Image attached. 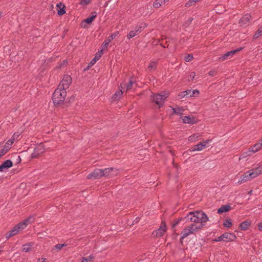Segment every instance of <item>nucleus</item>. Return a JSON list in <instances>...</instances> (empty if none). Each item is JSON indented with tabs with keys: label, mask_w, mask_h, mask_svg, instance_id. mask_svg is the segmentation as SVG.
Instances as JSON below:
<instances>
[{
	"label": "nucleus",
	"mask_w": 262,
	"mask_h": 262,
	"mask_svg": "<svg viewBox=\"0 0 262 262\" xmlns=\"http://www.w3.org/2000/svg\"><path fill=\"white\" fill-rule=\"evenodd\" d=\"M157 66V61H151L148 66V70L149 71H152L155 70Z\"/></svg>",
	"instance_id": "nucleus-28"
},
{
	"label": "nucleus",
	"mask_w": 262,
	"mask_h": 262,
	"mask_svg": "<svg viewBox=\"0 0 262 262\" xmlns=\"http://www.w3.org/2000/svg\"><path fill=\"white\" fill-rule=\"evenodd\" d=\"M193 55L191 54H188L185 57V60L186 62H189L191 61L193 59Z\"/></svg>",
	"instance_id": "nucleus-40"
},
{
	"label": "nucleus",
	"mask_w": 262,
	"mask_h": 262,
	"mask_svg": "<svg viewBox=\"0 0 262 262\" xmlns=\"http://www.w3.org/2000/svg\"><path fill=\"white\" fill-rule=\"evenodd\" d=\"M45 259H43V258H41V259H38V261L37 262H44Z\"/></svg>",
	"instance_id": "nucleus-52"
},
{
	"label": "nucleus",
	"mask_w": 262,
	"mask_h": 262,
	"mask_svg": "<svg viewBox=\"0 0 262 262\" xmlns=\"http://www.w3.org/2000/svg\"><path fill=\"white\" fill-rule=\"evenodd\" d=\"M57 9V14L58 15L61 16L66 13L65 6L61 3H58L56 6Z\"/></svg>",
	"instance_id": "nucleus-22"
},
{
	"label": "nucleus",
	"mask_w": 262,
	"mask_h": 262,
	"mask_svg": "<svg viewBox=\"0 0 262 262\" xmlns=\"http://www.w3.org/2000/svg\"><path fill=\"white\" fill-rule=\"evenodd\" d=\"M210 140H203L202 142H200L192 147L191 151H201L206 147V145L210 141Z\"/></svg>",
	"instance_id": "nucleus-11"
},
{
	"label": "nucleus",
	"mask_w": 262,
	"mask_h": 262,
	"mask_svg": "<svg viewBox=\"0 0 262 262\" xmlns=\"http://www.w3.org/2000/svg\"><path fill=\"white\" fill-rule=\"evenodd\" d=\"M103 170L101 169H96L93 171L87 176L88 179H97L103 177Z\"/></svg>",
	"instance_id": "nucleus-9"
},
{
	"label": "nucleus",
	"mask_w": 262,
	"mask_h": 262,
	"mask_svg": "<svg viewBox=\"0 0 262 262\" xmlns=\"http://www.w3.org/2000/svg\"><path fill=\"white\" fill-rule=\"evenodd\" d=\"M253 177H252V175L250 172V171H248L246 172H245L244 174H243L241 177L240 179L238 180L237 183L238 184H242L243 183H245L247 181H250L251 180L253 179Z\"/></svg>",
	"instance_id": "nucleus-13"
},
{
	"label": "nucleus",
	"mask_w": 262,
	"mask_h": 262,
	"mask_svg": "<svg viewBox=\"0 0 262 262\" xmlns=\"http://www.w3.org/2000/svg\"><path fill=\"white\" fill-rule=\"evenodd\" d=\"M67 96V92L60 87H58L54 92L52 96V100L55 105L62 103Z\"/></svg>",
	"instance_id": "nucleus-3"
},
{
	"label": "nucleus",
	"mask_w": 262,
	"mask_h": 262,
	"mask_svg": "<svg viewBox=\"0 0 262 262\" xmlns=\"http://www.w3.org/2000/svg\"><path fill=\"white\" fill-rule=\"evenodd\" d=\"M195 76V72H193L190 73V74L188 76V81L193 80Z\"/></svg>",
	"instance_id": "nucleus-39"
},
{
	"label": "nucleus",
	"mask_w": 262,
	"mask_h": 262,
	"mask_svg": "<svg viewBox=\"0 0 262 262\" xmlns=\"http://www.w3.org/2000/svg\"><path fill=\"white\" fill-rule=\"evenodd\" d=\"M91 0H80V4L81 5H86L89 4Z\"/></svg>",
	"instance_id": "nucleus-42"
},
{
	"label": "nucleus",
	"mask_w": 262,
	"mask_h": 262,
	"mask_svg": "<svg viewBox=\"0 0 262 262\" xmlns=\"http://www.w3.org/2000/svg\"><path fill=\"white\" fill-rule=\"evenodd\" d=\"M262 148V146L259 143H256L250 147V151L253 152H256Z\"/></svg>",
	"instance_id": "nucleus-27"
},
{
	"label": "nucleus",
	"mask_w": 262,
	"mask_h": 262,
	"mask_svg": "<svg viewBox=\"0 0 262 262\" xmlns=\"http://www.w3.org/2000/svg\"><path fill=\"white\" fill-rule=\"evenodd\" d=\"M94 258V256L93 255H90L88 257H82L81 262H91Z\"/></svg>",
	"instance_id": "nucleus-35"
},
{
	"label": "nucleus",
	"mask_w": 262,
	"mask_h": 262,
	"mask_svg": "<svg viewBox=\"0 0 262 262\" xmlns=\"http://www.w3.org/2000/svg\"><path fill=\"white\" fill-rule=\"evenodd\" d=\"M200 1L201 0H189L185 4V6L188 8L191 6H194L197 2Z\"/></svg>",
	"instance_id": "nucleus-30"
},
{
	"label": "nucleus",
	"mask_w": 262,
	"mask_h": 262,
	"mask_svg": "<svg viewBox=\"0 0 262 262\" xmlns=\"http://www.w3.org/2000/svg\"><path fill=\"white\" fill-rule=\"evenodd\" d=\"M103 177H111L115 176L118 174V170L114 168H108L103 170Z\"/></svg>",
	"instance_id": "nucleus-12"
},
{
	"label": "nucleus",
	"mask_w": 262,
	"mask_h": 262,
	"mask_svg": "<svg viewBox=\"0 0 262 262\" xmlns=\"http://www.w3.org/2000/svg\"><path fill=\"white\" fill-rule=\"evenodd\" d=\"M169 0H156L153 6L156 8H158L164 5L166 3L168 2Z\"/></svg>",
	"instance_id": "nucleus-25"
},
{
	"label": "nucleus",
	"mask_w": 262,
	"mask_h": 262,
	"mask_svg": "<svg viewBox=\"0 0 262 262\" xmlns=\"http://www.w3.org/2000/svg\"><path fill=\"white\" fill-rule=\"evenodd\" d=\"M178 96L180 98H182L183 97H184L185 96H186V94H185V92L183 91L180 93L178 95Z\"/></svg>",
	"instance_id": "nucleus-47"
},
{
	"label": "nucleus",
	"mask_w": 262,
	"mask_h": 262,
	"mask_svg": "<svg viewBox=\"0 0 262 262\" xmlns=\"http://www.w3.org/2000/svg\"><path fill=\"white\" fill-rule=\"evenodd\" d=\"M193 18H192V17H189L187 20L188 21V24L189 25V24H190L192 21L193 20Z\"/></svg>",
	"instance_id": "nucleus-50"
},
{
	"label": "nucleus",
	"mask_w": 262,
	"mask_h": 262,
	"mask_svg": "<svg viewBox=\"0 0 262 262\" xmlns=\"http://www.w3.org/2000/svg\"><path fill=\"white\" fill-rule=\"evenodd\" d=\"M185 92V94H186V96L190 97V94L191 93V90H186L184 91Z\"/></svg>",
	"instance_id": "nucleus-48"
},
{
	"label": "nucleus",
	"mask_w": 262,
	"mask_h": 262,
	"mask_svg": "<svg viewBox=\"0 0 262 262\" xmlns=\"http://www.w3.org/2000/svg\"><path fill=\"white\" fill-rule=\"evenodd\" d=\"M137 83L135 81L134 77H130L128 83L126 84H121V88L122 89L126 88V91L130 90L134 88V85H136Z\"/></svg>",
	"instance_id": "nucleus-15"
},
{
	"label": "nucleus",
	"mask_w": 262,
	"mask_h": 262,
	"mask_svg": "<svg viewBox=\"0 0 262 262\" xmlns=\"http://www.w3.org/2000/svg\"><path fill=\"white\" fill-rule=\"evenodd\" d=\"M167 97L168 93L163 92L161 94H156L153 95L151 98V100L160 107L163 105Z\"/></svg>",
	"instance_id": "nucleus-5"
},
{
	"label": "nucleus",
	"mask_w": 262,
	"mask_h": 262,
	"mask_svg": "<svg viewBox=\"0 0 262 262\" xmlns=\"http://www.w3.org/2000/svg\"><path fill=\"white\" fill-rule=\"evenodd\" d=\"M202 228V225H198L195 224H191L189 226H186L181 232V240L186 238L190 235L194 234L196 231H199Z\"/></svg>",
	"instance_id": "nucleus-4"
},
{
	"label": "nucleus",
	"mask_w": 262,
	"mask_h": 262,
	"mask_svg": "<svg viewBox=\"0 0 262 262\" xmlns=\"http://www.w3.org/2000/svg\"><path fill=\"white\" fill-rule=\"evenodd\" d=\"M19 136V134H18V133H15L10 140H12L14 142L15 138L18 137Z\"/></svg>",
	"instance_id": "nucleus-46"
},
{
	"label": "nucleus",
	"mask_w": 262,
	"mask_h": 262,
	"mask_svg": "<svg viewBox=\"0 0 262 262\" xmlns=\"http://www.w3.org/2000/svg\"><path fill=\"white\" fill-rule=\"evenodd\" d=\"M242 50V48H239L236 50H234L232 51H230L229 52H227L225 54H224L222 57L220 58V59L222 61L231 58L236 53H237L238 51H240Z\"/></svg>",
	"instance_id": "nucleus-17"
},
{
	"label": "nucleus",
	"mask_w": 262,
	"mask_h": 262,
	"mask_svg": "<svg viewBox=\"0 0 262 262\" xmlns=\"http://www.w3.org/2000/svg\"><path fill=\"white\" fill-rule=\"evenodd\" d=\"M257 227L259 231H262V222L257 224Z\"/></svg>",
	"instance_id": "nucleus-49"
},
{
	"label": "nucleus",
	"mask_w": 262,
	"mask_h": 262,
	"mask_svg": "<svg viewBox=\"0 0 262 262\" xmlns=\"http://www.w3.org/2000/svg\"><path fill=\"white\" fill-rule=\"evenodd\" d=\"M172 110H173V113L174 114H178V115L182 114L184 111V110L182 107H180L173 108Z\"/></svg>",
	"instance_id": "nucleus-32"
},
{
	"label": "nucleus",
	"mask_w": 262,
	"mask_h": 262,
	"mask_svg": "<svg viewBox=\"0 0 262 262\" xmlns=\"http://www.w3.org/2000/svg\"><path fill=\"white\" fill-rule=\"evenodd\" d=\"M160 45H161L162 47H163V48H165V47L163 46V45H162L161 43H160Z\"/></svg>",
	"instance_id": "nucleus-56"
},
{
	"label": "nucleus",
	"mask_w": 262,
	"mask_h": 262,
	"mask_svg": "<svg viewBox=\"0 0 262 262\" xmlns=\"http://www.w3.org/2000/svg\"><path fill=\"white\" fill-rule=\"evenodd\" d=\"M223 242H230L234 241L236 238V235L233 233L226 232L223 234Z\"/></svg>",
	"instance_id": "nucleus-18"
},
{
	"label": "nucleus",
	"mask_w": 262,
	"mask_h": 262,
	"mask_svg": "<svg viewBox=\"0 0 262 262\" xmlns=\"http://www.w3.org/2000/svg\"><path fill=\"white\" fill-rule=\"evenodd\" d=\"M251 18L250 14H247L243 16L239 20V24L241 27H246L249 24L250 20Z\"/></svg>",
	"instance_id": "nucleus-14"
},
{
	"label": "nucleus",
	"mask_w": 262,
	"mask_h": 262,
	"mask_svg": "<svg viewBox=\"0 0 262 262\" xmlns=\"http://www.w3.org/2000/svg\"><path fill=\"white\" fill-rule=\"evenodd\" d=\"M66 246H67V244H57V245H56L55 246V248L59 250L61 249L62 248H63L64 247H66Z\"/></svg>",
	"instance_id": "nucleus-41"
},
{
	"label": "nucleus",
	"mask_w": 262,
	"mask_h": 262,
	"mask_svg": "<svg viewBox=\"0 0 262 262\" xmlns=\"http://www.w3.org/2000/svg\"><path fill=\"white\" fill-rule=\"evenodd\" d=\"M231 209V206L229 204L223 205L220 208L218 209L217 213L219 214H222L224 212H227L230 210Z\"/></svg>",
	"instance_id": "nucleus-24"
},
{
	"label": "nucleus",
	"mask_w": 262,
	"mask_h": 262,
	"mask_svg": "<svg viewBox=\"0 0 262 262\" xmlns=\"http://www.w3.org/2000/svg\"><path fill=\"white\" fill-rule=\"evenodd\" d=\"M45 152V148L42 144H40L35 147L33 152L31 154L32 158H37L38 156Z\"/></svg>",
	"instance_id": "nucleus-10"
},
{
	"label": "nucleus",
	"mask_w": 262,
	"mask_h": 262,
	"mask_svg": "<svg viewBox=\"0 0 262 262\" xmlns=\"http://www.w3.org/2000/svg\"><path fill=\"white\" fill-rule=\"evenodd\" d=\"M13 166V163L10 160L5 161L3 163L0 165V172L4 171L5 169H8Z\"/></svg>",
	"instance_id": "nucleus-21"
},
{
	"label": "nucleus",
	"mask_w": 262,
	"mask_h": 262,
	"mask_svg": "<svg viewBox=\"0 0 262 262\" xmlns=\"http://www.w3.org/2000/svg\"><path fill=\"white\" fill-rule=\"evenodd\" d=\"M18 158L19 159V161H20V158L19 156L18 157Z\"/></svg>",
	"instance_id": "nucleus-54"
},
{
	"label": "nucleus",
	"mask_w": 262,
	"mask_h": 262,
	"mask_svg": "<svg viewBox=\"0 0 262 262\" xmlns=\"http://www.w3.org/2000/svg\"><path fill=\"white\" fill-rule=\"evenodd\" d=\"M199 91L198 90H193L191 91V93L190 94V97H196L198 96Z\"/></svg>",
	"instance_id": "nucleus-38"
},
{
	"label": "nucleus",
	"mask_w": 262,
	"mask_h": 262,
	"mask_svg": "<svg viewBox=\"0 0 262 262\" xmlns=\"http://www.w3.org/2000/svg\"><path fill=\"white\" fill-rule=\"evenodd\" d=\"M217 72L215 70H211L210 71H209L208 72V75L210 76H214L215 75H216Z\"/></svg>",
	"instance_id": "nucleus-43"
},
{
	"label": "nucleus",
	"mask_w": 262,
	"mask_h": 262,
	"mask_svg": "<svg viewBox=\"0 0 262 262\" xmlns=\"http://www.w3.org/2000/svg\"><path fill=\"white\" fill-rule=\"evenodd\" d=\"M199 137V135L198 134H194L192 136H191L189 137V140L190 141H193L195 140H197Z\"/></svg>",
	"instance_id": "nucleus-37"
},
{
	"label": "nucleus",
	"mask_w": 262,
	"mask_h": 262,
	"mask_svg": "<svg viewBox=\"0 0 262 262\" xmlns=\"http://www.w3.org/2000/svg\"><path fill=\"white\" fill-rule=\"evenodd\" d=\"M71 82V77L69 75H65L59 84L58 87H60L61 89L65 90V91H66V89L69 87Z\"/></svg>",
	"instance_id": "nucleus-8"
},
{
	"label": "nucleus",
	"mask_w": 262,
	"mask_h": 262,
	"mask_svg": "<svg viewBox=\"0 0 262 262\" xmlns=\"http://www.w3.org/2000/svg\"><path fill=\"white\" fill-rule=\"evenodd\" d=\"M253 178H255L262 173V165H259L255 168H253L249 170Z\"/></svg>",
	"instance_id": "nucleus-19"
},
{
	"label": "nucleus",
	"mask_w": 262,
	"mask_h": 262,
	"mask_svg": "<svg viewBox=\"0 0 262 262\" xmlns=\"http://www.w3.org/2000/svg\"><path fill=\"white\" fill-rule=\"evenodd\" d=\"M32 222L33 219L31 216L26 219L23 221L19 223L17 225L14 226L11 230L7 233L6 235V238L8 239L11 237L16 235L20 231L25 229L27 226Z\"/></svg>",
	"instance_id": "nucleus-2"
},
{
	"label": "nucleus",
	"mask_w": 262,
	"mask_h": 262,
	"mask_svg": "<svg viewBox=\"0 0 262 262\" xmlns=\"http://www.w3.org/2000/svg\"><path fill=\"white\" fill-rule=\"evenodd\" d=\"M258 143H260V144L262 146V139L260 141H259V142Z\"/></svg>",
	"instance_id": "nucleus-53"
},
{
	"label": "nucleus",
	"mask_w": 262,
	"mask_h": 262,
	"mask_svg": "<svg viewBox=\"0 0 262 262\" xmlns=\"http://www.w3.org/2000/svg\"><path fill=\"white\" fill-rule=\"evenodd\" d=\"M214 241L216 242L223 241V234L214 239Z\"/></svg>",
	"instance_id": "nucleus-44"
},
{
	"label": "nucleus",
	"mask_w": 262,
	"mask_h": 262,
	"mask_svg": "<svg viewBox=\"0 0 262 262\" xmlns=\"http://www.w3.org/2000/svg\"><path fill=\"white\" fill-rule=\"evenodd\" d=\"M252 193V190H251V191H250L249 192V194H250V193Z\"/></svg>",
	"instance_id": "nucleus-55"
},
{
	"label": "nucleus",
	"mask_w": 262,
	"mask_h": 262,
	"mask_svg": "<svg viewBox=\"0 0 262 262\" xmlns=\"http://www.w3.org/2000/svg\"><path fill=\"white\" fill-rule=\"evenodd\" d=\"M1 252V250H0V252Z\"/></svg>",
	"instance_id": "nucleus-57"
},
{
	"label": "nucleus",
	"mask_w": 262,
	"mask_h": 262,
	"mask_svg": "<svg viewBox=\"0 0 262 262\" xmlns=\"http://www.w3.org/2000/svg\"><path fill=\"white\" fill-rule=\"evenodd\" d=\"M181 220V219L180 220H178L175 223H174L173 224V227H175L179 223H180V221Z\"/></svg>",
	"instance_id": "nucleus-51"
},
{
	"label": "nucleus",
	"mask_w": 262,
	"mask_h": 262,
	"mask_svg": "<svg viewBox=\"0 0 262 262\" xmlns=\"http://www.w3.org/2000/svg\"><path fill=\"white\" fill-rule=\"evenodd\" d=\"M103 54V49L99 51L95 55L94 58L91 61L88 67H92L93 66L102 56Z\"/></svg>",
	"instance_id": "nucleus-20"
},
{
	"label": "nucleus",
	"mask_w": 262,
	"mask_h": 262,
	"mask_svg": "<svg viewBox=\"0 0 262 262\" xmlns=\"http://www.w3.org/2000/svg\"><path fill=\"white\" fill-rule=\"evenodd\" d=\"M223 225L227 228L231 227L232 225L231 219L229 218L226 219L224 222Z\"/></svg>",
	"instance_id": "nucleus-33"
},
{
	"label": "nucleus",
	"mask_w": 262,
	"mask_h": 262,
	"mask_svg": "<svg viewBox=\"0 0 262 262\" xmlns=\"http://www.w3.org/2000/svg\"><path fill=\"white\" fill-rule=\"evenodd\" d=\"M183 122L184 123H193V119L189 116H184L183 118Z\"/></svg>",
	"instance_id": "nucleus-31"
},
{
	"label": "nucleus",
	"mask_w": 262,
	"mask_h": 262,
	"mask_svg": "<svg viewBox=\"0 0 262 262\" xmlns=\"http://www.w3.org/2000/svg\"><path fill=\"white\" fill-rule=\"evenodd\" d=\"M167 227L166 224L162 222L161 224L160 227L156 230L153 231L152 235L156 237H161L163 235L164 233L166 232Z\"/></svg>",
	"instance_id": "nucleus-7"
},
{
	"label": "nucleus",
	"mask_w": 262,
	"mask_h": 262,
	"mask_svg": "<svg viewBox=\"0 0 262 262\" xmlns=\"http://www.w3.org/2000/svg\"><path fill=\"white\" fill-rule=\"evenodd\" d=\"M249 225L250 224L248 221H243L239 225L240 229L242 230H246L248 229Z\"/></svg>",
	"instance_id": "nucleus-29"
},
{
	"label": "nucleus",
	"mask_w": 262,
	"mask_h": 262,
	"mask_svg": "<svg viewBox=\"0 0 262 262\" xmlns=\"http://www.w3.org/2000/svg\"><path fill=\"white\" fill-rule=\"evenodd\" d=\"M147 27V25L145 23H141L139 25H137L135 30H131L127 35L128 39H130L135 37L138 33L141 32L144 28Z\"/></svg>",
	"instance_id": "nucleus-6"
},
{
	"label": "nucleus",
	"mask_w": 262,
	"mask_h": 262,
	"mask_svg": "<svg viewBox=\"0 0 262 262\" xmlns=\"http://www.w3.org/2000/svg\"><path fill=\"white\" fill-rule=\"evenodd\" d=\"M96 16H97L96 12H92L91 13L90 16L88 17L87 18H86L84 20V21L86 23H87L88 24H91L93 21V20L96 17Z\"/></svg>",
	"instance_id": "nucleus-26"
},
{
	"label": "nucleus",
	"mask_w": 262,
	"mask_h": 262,
	"mask_svg": "<svg viewBox=\"0 0 262 262\" xmlns=\"http://www.w3.org/2000/svg\"><path fill=\"white\" fill-rule=\"evenodd\" d=\"M118 34V32H115L111 34V35L109 36L104 41L103 46L105 48H107L109 43L113 40Z\"/></svg>",
	"instance_id": "nucleus-23"
},
{
	"label": "nucleus",
	"mask_w": 262,
	"mask_h": 262,
	"mask_svg": "<svg viewBox=\"0 0 262 262\" xmlns=\"http://www.w3.org/2000/svg\"><path fill=\"white\" fill-rule=\"evenodd\" d=\"M122 90H120V91H117L114 95H113V98L114 99H117V97H120V96L122 94Z\"/></svg>",
	"instance_id": "nucleus-36"
},
{
	"label": "nucleus",
	"mask_w": 262,
	"mask_h": 262,
	"mask_svg": "<svg viewBox=\"0 0 262 262\" xmlns=\"http://www.w3.org/2000/svg\"><path fill=\"white\" fill-rule=\"evenodd\" d=\"M29 250H30L29 247H28L27 246H26V245L23 246V251H24L25 252H28L29 251Z\"/></svg>",
	"instance_id": "nucleus-45"
},
{
	"label": "nucleus",
	"mask_w": 262,
	"mask_h": 262,
	"mask_svg": "<svg viewBox=\"0 0 262 262\" xmlns=\"http://www.w3.org/2000/svg\"><path fill=\"white\" fill-rule=\"evenodd\" d=\"M186 222L195 223H200L199 225H202V228L205 224L209 220L206 214L202 211H195L190 212L185 217Z\"/></svg>",
	"instance_id": "nucleus-1"
},
{
	"label": "nucleus",
	"mask_w": 262,
	"mask_h": 262,
	"mask_svg": "<svg viewBox=\"0 0 262 262\" xmlns=\"http://www.w3.org/2000/svg\"><path fill=\"white\" fill-rule=\"evenodd\" d=\"M13 141L12 140H9L5 144L3 148L0 150V158L5 155L7 151L11 148Z\"/></svg>",
	"instance_id": "nucleus-16"
},
{
	"label": "nucleus",
	"mask_w": 262,
	"mask_h": 262,
	"mask_svg": "<svg viewBox=\"0 0 262 262\" xmlns=\"http://www.w3.org/2000/svg\"><path fill=\"white\" fill-rule=\"evenodd\" d=\"M262 35V26L260 27L255 33L254 38H257Z\"/></svg>",
	"instance_id": "nucleus-34"
}]
</instances>
